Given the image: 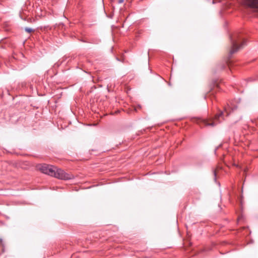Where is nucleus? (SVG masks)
Returning <instances> with one entry per match:
<instances>
[{"label":"nucleus","instance_id":"9d476101","mask_svg":"<svg viewBox=\"0 0 258 258\" xmlns=\"http://www.w3.org/2000/svg\"><path fill=\"white\" fill-rule=\"evenodd\" d=\"M0 242H2V239H0Z\"/></svg>","mask_w":258,"mask_h":258},{"label":"nucleus","instance_id":"7ed1b4c3","mask_svg":"<svg viewBox=\"0 0 258 258\" xmlns=\"http://www.w3.org/2000/svg\"><path fill=\"white\" fill-rule=\"evenodd\" d=\"M52 176L63 180H69L73 178V175L67 173L61 169L57 168L56 167H55L54 173Z\"/></svg>","mask_w":258,"mask_h":258},{"label":"nucleus","instance_id":"6e6552de","mask_svg":"<svg viewBox=\"0 0 258 258\" xmlns=\"http://www.w3.org/2000/svg\"><path fill=\"white\" fill-rule=\"evenodd\" d=\"M123 1L124 0H118V3L119 4H121V3H122L123 2Z\"/></svg>","mask_w":258,"mask_h":258},{"label":"nucleus","instance_id":"39448f33","mask_svg":"<svg viewBox=\"0 0 258 258\" xmlns=\"http://www.w3.org/2000/svg\"><path fill=\"white\" fill-rule=\"evenodd\" d=\"M245 3L248 7L253 9L258 15V0H246Z\"/></svg>","mask_w":258,"mask_h":258},{"label":"nucleus","instance_id":"f257e3e1","mask_svg":"<svg viewBox=\"0 0 258 258\" xmlns=\"http://www.w3.org/2000/svg\"><path fill=\"white\" fill-rule=\"evenodd\" d=\"M230 109L231 107L228 105L224 108L223 111H221L219 113L217 114L214 118L209 119L200 118L197 120V123L201 127L204 126H214L221 122V118H223L225 114H226L227 116L229 115L230 114L229 110Z\"/></svg>","mask_w":258,"mask_h":258},{"label":"nucleus","instance_id":"1a4fd4ad","mask_svg":"<svg viewBox=\"0 0 258 258\" xmlns=\"http://www.w3.org/2000/svg\"><path fill=\"white\" fill-rule=\"evenodd\" d=\"M214 174L215 176H216V171H214Z\"/></svg>","mask_w":258,"mask_h":258},{"label":"nucleus","instance_id":"423d86ee","mask_svg":"<svg viewBox=\"0 0 258 258\" xmlns=\"http://www.w3.org/2000/svg\"><path fill=\"white\" fill-rule=\"evenodd\" d=\"M25 30L26 32H27V33H31V32H33L34 31V30L32 29V28H28V27H26L25 28Z\"/></svg>","mask_w":258,"mask_h":258},{"label":"nucleus","instance_id":"20e7f679","mask_svg":"<svg viewBox=\"0 0 258 258\" xmlns=\"http://www.w3.org/2000/svg\"><path fill=\"white\" fill-rule=\"evenodd\" d=\"M39 169L42 173L52 176L54 173L55 166L50 165L43 164L40 165Z\"/></svg>","mask_w":258,"mask_h":258},{"label":"nucleus","instance_id":"f03ea898","mask_svg":"<svg viewBox=\"0 0 258 258\" xmlns=\"http://www.w3.org/2000/svg\"><path fill=\"white\" fill-rule=\"evenodd\" d=\"M231 48L230 50V55L241 49L246 44L245 39L239 34L235 33L230 36Z\"/></svg>","mask_w":258,"mask_h":258},{"label":"nucleus","instance_id":"0eeeda50","mask_svg":"<svg viewBox=\"0 0 258 258\" xmlns=\"http://www.w3.org/2000/svg\"><path fill=\"white\" fill-rule=\"evenodd\" d=\"M225 66H226V65H225V64H222V65L221 66V70H223V69L225 68Z\"/></svg>","mask_w":258,"mask_h":258}]
</instances>
